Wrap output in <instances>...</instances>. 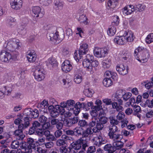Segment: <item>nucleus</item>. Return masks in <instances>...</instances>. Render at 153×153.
Segmentation results:
<instances>
[{"mask_svg":"<svg viewBox=\"0 0 153 153\" xmlns=\"http://www.w3.org/2000/svg\"><path fill=\"white\" fill-rule=\"evenodd\" d=\"M47 36L50 41H54L56 40L60 42L64 38V30L61 27L57 28L55 27H53L48 30Z\"/></svg>","mask_w":153,"mask_h":153,"instance_id":"1","label":"nucleus"},{"mask_svg":"<svg viewBox=\"0 0 153 153\" xmlns=\"http://www.w3.org/2000/svg\"><path fill=\"white\" fill-rule=\"evenodd\" d=\"M88 45L86 43L82 44L80 46L79 50V55L76 53V51L74 52V57L76 62L82 58L83 55L86 54L88 51Z\"/></svg>","mask_w":153,"mask_h":153,"instance_id":"2","label":"nucleus"},{"mask_svg":"<svg viewBox=\"0 0 153 153\" xmlns=\"http://www.w3.org/2000/svg\"><path fill=\"white\" fill-rule=\"evenodd\" d=\"M19 40L16 39H11L7 44L4 45V46L6 45V48L8 51H13L16 49H17L19 46Z\"/></svg>","mask_w":153,"mask_h":153,"instance_id":"3","label":"nucleus"},{"mask_svg":"<svg viewBox=\"0 0 153 153\" xmlns=\"http://www.w3.org/2000/svg\"><path fill=\"white\" fill-rule=\"evenodd\" d=\"M33 75L36 80L40 81L45 78L44 71L43 69L41 68H38L34 71Z\"/></svg>","mask_w":153,"mask_h":153,"instance_id":"4","label":"nucleus"},{"mask_svg":"<svg viewBox=\"0 0 153 153\" xmlns=\"http://www.w3.org/2000/svg\"><path fill=\"white\" fill-rule=\"evenodd\" d=\"M150 56L149 52L147 49H144L141 54L138 56H135V58L140 62L143 63L146 62Z\"/></svg>","mask_w":153,"mask_h":153,"instance_id":"5","label":"nucleus"},{"mask_svg":"<svg viewBox=\"0 0 153 153\" xmlns=\"http://www.w3.org/2000/svg\"><path fill=\"white\" fill-rule=\"evenodd\" d=\"M94 53L96 56L101 58L105 57V54L108 53V52L106 48L103 49L96 47L94 50Z\"/></svg>","mask_w":153,"mask_h":153,"instance_id":"6","label":"nucleus"},{"mask_svg":"<svg viewBox=\"0 0 153 153\" xmlns=\"http://www.w3.org/2000/svg\"><path fill=\"white\" fill-rule=\"evenodd\" d=\"M10 53L5 50H2L0 53V59L3 62H8L11 59Z\"/></svg>","mask_w":153,"mask_h":153,"instance_id":"7","label":"nucleus"},{"mask_svg":"<svg viewBox=\"0 0 153 153\" xmlns=\"http://www.w3.org/2000/svg\"><path fill=\"white\" fill-rule=\"evenodd\" d=\"M42 9L39 7H34L32 9V16L34 17L42 18L44 12L42 11Z\"/></svg>","mask_w":153,"mask_h":153,"instance_id":"8","label":"nucleus"},{"mask_svg":"<svg viewBox=\"0 0 153 153\" xmlns=\"http://www.w3.org/2000/svg\"><path fill=\"white\" fill-rule=\"evenodd\" d=\"M10 4L13 9L18 10L22 7V0H10Z\"/></svg>","mask_w":153,"mask_h":153,"instance_id":"9","label":"nucleus"},{"mask_svg":"<svg viewBox=\"0 0 153 153\" xmlns=\"http://www.w3.org/2000/svg\"><path fill=\"white\" fill-rule=\"evenodd\" d=\"M83 141H84L83 138H80L77 141L73 142L71 144L72 148L76 150H79L82 147Z\"/></svg>","mask_w":153,"mask_h":153,"instance_id":"10","label":"nucleus"},{"mask_svg":"<svg viewBox=\"0 0 153 153\" xmlns=\"http://www.w3.org/2000/svg\"><path fill=\"white\" fill-rule=\"evenodd\" d=\"M72 69V66L68 60H65L62 64V70L65 73L69 72Z\"/></svg>","mask_w":153,"mask_h":153,"instance_id":"11","label":"nucleus"},{"mask_svg":"<svg viewBox=\"0 0 153 153\" xmlns=\"http://www.w3.org/2000/svg\"><path fill=\"white\" fill-rule=\"evenodd\" d=\"M18 129L16 130L13 132V134L17 137L16 138L19 140H22L25 137V135L22 134V131L25 129L20 127V125L18 126Z\"/></svg>","mask_w":153,"mask_h":153,"instance_id":"12","label":"nucleus"},{"mask_svg":"<svg viewBox=\"0 0 153 153\" xmlns=\"http://www.w3.org/2000/svg\"><path fill=\"white\" fill-rule=\"evenodd\" d=\"M123 64H120L117 66L116 70L120 74L123 75H124L128 73V68L127 67L126 68Z\"/></svg>","mask_w":153,"mask_h":153,"instance_id":"13","label":"nucleus"},{"mask_svg":"<svg viewBox=\"0 0 153 153\" xmlns=\"http://www.w3.org/2000/svg\"><path fill=\"white\" fill-rule=\"evenodd\" d=\"M110 131L108 134V135L111 139H112L114 137V135L117 134V133L119 132V130H118L116 126L113 125L109 127Z\"/></svg>","mask_w":153,"mask_h":153,"instance_id":"14","label":"nucleus"},{"mask_svg":"<svg viewBox=\"0 0 153 153\" xmlns=\"http://www.w3.org/2000/svg\"><path fill=\"white\" fill-rule=\"evenodd\" d=\"M36 55L34 51H29L27 52V57L30 62H33L36 58Z\"/></svg>","mask_w":153,"mask_h":153,"instance_id":"15","label":"nucleus"},{"mask_svg":"<svg viewBox=\"0 0 153 153\" xmlns=\"http://www.w3.org/2000/svg\"><path fill=\"white\" fill-rule=\"evenodd\" d=\"M134 7L131 5H129L124 7L123 9V12L126 15L131 14L133 12H134Z\"/></svg>","mask_w":153,"mask_h":153,"instance_id":"16","label":"nucleus"},{"mask_svg":"<svg viewBox=\"0 0 153 153\" xmlns=\"http://www.w3.org/2000/svg\"><path fill=\"white\" fill-rule=\"evenodd\" d=\"M114 41L117 44L121 45H124L126 42L124 35L116 36L114 39Z\"/></svg>","mask_w":153,"mask_h":153,"instance_id":"17","label":"nucleus"},{"mask_svg":"<svg viewBox=\"0 0 153 153\" xmlns=\"http://www.w3.org/2000/svg\"><path fill=\"white\" fill-rule=\"evenodd\" d=\"M74 135L76 136H82L81 138H84V129L81 127H77L74 129Z\"/></svg>","mask_w":153,"mask_h":153,"instance_id":"18","label":"nucleus"},{"mask_svg":"<svg viewBox=\"0 0 153 153\" xmlns=\"http://www.w3.org/2000/svg\"><path fill=\"white\" fill-rule=\"evenodd\" d=\"M79 71L78 69L75 70L74 72V80L76 83L79 84L82 81V77L81 75L79 74Z\"/></svg>","mask_w":153,"mask_h":153,"instance_id":"19","label":"nucleus"},{"mask_svg":"<svg viewBox=\"0 0 153 153\" xmlns=\"http://www.w3.org/2000/svg\"><path fill=\"white\" fill-rule=\"evenodd\" d=\"M123 90L120 89L117 90L116 93L114 94L111 97L112 100L113 101H117L118 99L120 98L123 95Z\"/></svg>","mask_w":153,"mask_h":153,"instance_id":"20","label":"nucleus"},{"mask_svg":"<svg viewBox=\"0 0 153 153\" xmlns=\"http://www.w3.org/2000/svg\"><path fill=\"white\" fill-rule=\"evenodd\" d=\"M23 120H24V123H21L20 124V127L23 128L24 129L27 128L30 125V118L27 116H26L24 117Z\"/></svg>","mask_w":153,"mask_h":153,"instance_id":"21","label":"nucleus"},{"mask_svg":"<svg viewBox=\"0 0 153 153\" xmlns=\"http://www.w3.org/2000/svg\"><path fill=\"white\" fill-rule=\"evenodd\" d=\"M27 143L28 144V147H30L29 150L31 151L32 149H34L36 146V141H34L33 139L31 138H29L27 140Z\"/></svg>","mask_w":153,"mask_h":153,"instance_id":"22","label":"nucleus"},{"mask_svg":"<svg viewBox=\"0 0 153 153\" xmlns=\"http://www.w3.org/2000/svg\"><path fill=\"white\" fill-rule=\"evenodd\" d=\"M105 151H107L108 153H113L116 151V148L114 146V145L111 144H107L104 147Z\"/></svg>","mask_w":153,"mask_h":153,"instance_id":"23","label":"nucleus"},{"mask_svg":"<svg viewBox=\"0 0 153 153\" xmlns=\"http://www.w3.org/2000/svg\"><path fill=\"white\" fill-rule=\"evenodd\" d=\"M47 65L49 67H55L57 65V62L56 60L54 58H49L48 61Z\"/></svg>","mask_w":153,"mask_h":153,"instance_id":"24","label":"nucleus"},{"mask_svg":"<svg viewBox=\"0 0 153 153\" xmlns=\"http://www.w3.org/2000/svg\"><path fill=\"white\" fill-rule=\"evenodd\" d=\"M82 64L84 68H86V70L88 71H91L92 67L91 62H90L85 59H84L82 62Z\"/></svg>","mask_w":153,"mask_h":153,"instance_id":"25","label":"nucleus"},{"mask_svg":"<svg viewBox=\"0 0 153 153\" xmlns=\"http://www.w3.org/2000/svg\"><path fill=\"white\" fill-rule=\"evenodd\" d=\"M85 16V14H82L81 15H79V17H76L78 21L81 24L82 23L86 25L87 24V18Z\"/></svg>","mask_w":153,"mask_h":153,"instance_id":"26","label":"nucleus"},{"mask_svg":"<svg viewBox=\"0 0 153 153\" xmlns=\"http://www.w3.org/2000/svg\"><path fill=\"white\" fill-rule=\"evenodd\" d=\"M93 114H94V115L92 119V121L90 122L88 124V126L90 128L93 127L95 126L96 122L97 116V114L96 112H93Z\"/></svg>","mask_w":153,"mask_h":153,"instance_id":"27","label":"nucleus"},{"mask_svg":"<svg viewBox=\"0 0 153 153\" xmlns=\"http://www.w3.org/2000/svg\"><path fill=\"white\" fill-rule=\"evenodd\" d=\"M134 9L135 12H141L144 10L145 6L141 4H138L134 6Z\"/></svg>","mask_w":153,"mask_h":153,"instance_id":"28","label":"nucleus"},{"mask_svg":"<svg viewBox=\"0 0 153 153\" xmlns=\"http://www.w3.org/2000/svg\"><path fill=\"white\" fill-rule=\"evenodd\" d=\"M15 21L14 18L11 16H9L7 18L6 23L8 26L12 27L15 25Z\"/></svg>","mask_w":153,"mask_h":153,"instance_id":"29","label":"nucleus"},{"mask_svg":"<svg viewBox=\"0 0 153 153\" xmlns=\"http://www.w3.org/2000/svg\"><path fill=\"white\" fill-rule=\"evenodd\" d=\"M54 7L56 10H61L63 7V4L58 0H55L54 1Z\"/></svg>","mask_w":153,"mask_h":153,"instance_id":"30","label":"nucleus"},{"mask_svg":"<svg viewBox=\"0 0 153 153\" xmlns=\"http://www.w3.org/2000/svg\"><path fill=\"white\" fill-rule=\"evenodd\" d=\"M114 146L116 148V150L120 149L123 146V143L120 140H116L113 143Z\"/></svg>","mask_w":153,"mask_h":153,"instance_id":"31","label":"nucleus"},{"mask_svg":"<svg viewBox=\"0 0 153 153\" xmlns=\"http://www.w3.org/2000/svg\"><path fill=\"white\" fill-rule=\"evenodd\" d=\"M103 84L105 87H108L112 85V80L110 78L106 77L103 79Z\"/></svg>","mask_w":153,"mask_h":153,"instance_id":"32","label":"nucleus"},{"mask_svg":"<svg viewBox=\"0 0 153 153\" xmlns=\"http://www.w3.org/2000/svg\"><path fill=\"white\" fill-rule=\"evenodd\" d=\"M111 105L112 108L114 109H116V110L119 112H121L123 110V108L121 106H119L117 102H112Z\"/></svg>","mask_w":153,"mask_h":153,"instance_id":"33","label":"nucleus"},{"mask_svg":"<svg viewBox=\"0 0 153 153\" xmlns=\"http://www.w3.org/2000/svg\"><path fill=\"white\" fill-rule=\"evenodd\" d=\"M116 27L114 26H111V27L108 28L107 30L108 35L110 36L114 35L116 32Z\"/></svg>","mask_w":153,"mask_h":153,"instance_id":"34","label":"nucleus"},{"mask_svg":"<svg viewBox=\"0 0 153 153\" xmlns=\"http://www.w3.org/2000/svg\"><path fill=\"white\" fill-rule=\"evenodd\" d=\"M117 4V0H109L108 2V6L111 8H115Z\"/></svg>","mask_w":153,"mask_h":153,"instance_id":"35","label":"nucleus"},{"mask_svg":"<svg viewBox=\"0 0 153 153\" xmlns=\"http://www.w3.org/2000/svg\"><path fill=\"white\" fill-rule=\"evenodd\" d=\"M67 141L65 140L60 139L56 142V145L58 146H67Z\"/></svg>","mask_w":153,"mask_h":153,"instance_id":"36","label":"nucleus"},{"mask_svg":"<svg viewBox=\"0 0 153 153\" xmlns=\"http://www.w3.org/2000/svg\"><path fill=\"white\" fill-rule=\"evenodd\" d=\"M92 131V128L90 127L88 128L85 130H84V137H86L88 135L93 134Z\"/></svg>","mask_w":153,"mask_h":153,"instance_id":"37","label":"nucleus"},{"mask_svg":"<svg viewBox=\"0 0 153 153\" xmlns=\"http://www.w3.org/2000/svg\"><path fill=\"white\" fill-rule=\"evenodd\" d=\"M113 22L112 23L113 25L117 26L119 23L120 19L119 17L117 15L114 16L112 18Z\"/></svg>","mask_w":153,"mask_h":153,"instance_id":"38","label":"nucleus"},{"mask_svg":"<svg viewBox=\"0 0 153 153\" xmlns=\"http://www.w3.org/2000/svg\"><path fill=\"white\" fill-rule=\"evenodd\" d=\"M11 53H10L11 56V59L13 60H16L18 59V56L19 55V53L18 52L16 51H11Z\"/></svg>","mask_w":153,"mask_h":153,"instance_id":"39","label":"nucleus"},{"mask_svg":"<svg viewBox=\"0 0 153 153\" xmlns=\"http://www.w3.org/2000/svg\"><path fill=\"white\" fill-rule=\"evenodd\" d=\"M75 107L77 108H79L80 109V108H82L85 110L86 104L85 103H81L79 102H78L75 105Z\"/></svg>","mask_w":153,"mask_h":153,"instance_id":"40","label":"nucleus"},{"mask_svg":"<svg viewBox=\"0 0 153 153\" xmlns=\"http://www.w3.org/2000/svg\"><path fill=\"white\" fill-rule=\"evenodd\" d=\"M45 137H40L37 141H36V144L37 146L42 145L43 143H44L45 140Z\"/></svg>","mask_w":153,"mask_h":153,"instance_id":"41","label":"nucleus"},{"mask_svg":"<svg viewBox=\"0 0 153 153\" xmlns=\"http://www.w3.org/2000/svg\"><path fill=\"white\" fill-rule=\"evenodd\" d=\"M146 41L148 44L153 42V33H151L149 34L146 38Z\"/></svg>","mask_w":153,"mask_h":153,"instance_id":"42","label":"nucleus"},{"mask_svg":"<svg viewBox=\"0 0 153 153\" xmlns=\"http://www.w3.org/2000/svg\"><path fill=\"white\" fill-rule=\"evenodd\" d=\"M79 127H86L88 125V123L87 121L84 120H79L78 123Z\"/></svg>","mask_w":153,"mask_h":153,"instance_id":"43","label":"nucleus"},{"mask_svg":"<svg viewBox=\"0 0 153 153\" xmlns=\"http://www.w3.org/2000/svg\"><path fill=\"white\" fill-rule=\"evenodd\" d=\"M110 123L112 125H117L118 124L119 121L117 120H116L115 117L111 116L109 117Z\"/></svg>","mask_w":153,"mask_h":153,"instance_id":"44","label":"nucleus"},{"mask_svg":"<svg viewBox=\"0 0 153 153\" xmlns=\"http://www.w3.org/2000/svg\"><path fill=\"white\" fill-rule=\"evenodd\" d=\"M85 7H82L77 10L76 16L79 17V15L85 14Z\"/></svg>","mask_w":153,"mask_h":153,"instance_id":"45","label":"nucleus"},{"mask_svg":"<svg viewBox=\"0 0 153 153\" xmlns=\"http://www.w3.org/2000/svg\"><path fill=\"white\" fill-rule=\"evenodd\" d=\"M63 123L65 126L67 127L71 126L73 125L71 119H65Z\"/></svg>","mask_w":153,"mask_h":153,"instance_id":"46","label":"nucleus"},{"mask_svg":"<svg viewBox=\"0 0 153 153\" xmlns=\"http://www.w3.org/2000/svg\"><path fill=\"white\" fill-rule=\"evenodd\" d=\"M67 107L69 108V107H72V108H75V102L73 100H69L66 101Z\"/></svg>","mask_w":153,"mask_h":153,"instance_id":"47","label":"nucleus"},{"mask_svg":"<svg viewBox=\"0 0 153 153\" xmlns=\"http://www.w3.org/2000/svg\"><path fill=\"white\" fill-rule=\"evenodd\" d=\"M107 140L104 138H103L102 136H100L96 138V140L94 142L102 143H105Z\"/></svg>","mask_w":153,"mask_h":153,"instance_id":"48","label":"nucleus"},{"mask_svg":"<svg viewBox=\"0 0 153 153\" xmlns=\"http://www.w3.org/2000/svg\"><path fill=\"white\" fill-rule=\"evenodd\" d=\"M83 93L86 96L89 97H92L93 94V92L89 88L85 89L83 91Z\"/></svg>","mask_w":153,"mask_h":153,"instance_id":"49","label":"nucleus"},{"mask_svg":"<svg viewBox=\"0 0 153 153\" xmlns=\"http://www.w3.org/2000/svg\"><path fill=\"white\" fill-rule=\"evenodd\" d=\"M44 129L42 128L37 129L35 134L40 137H42L44 135Z\"/></svg>","mask_w":153,"mask_h":153,"instance_id":"50","label":"nucleus"},{"mask_svg":"<svg viewBox=\"0 0 153 153\" xmlns=\"http://www.w3.org/2000/svg\"><path fill=\"white\" fill-rule=\"evenodd\" d=\"M52 1V0H39V3L42 5L48 6Z\"/></svg>","mask_w":153,"mask_h":153,"instance_id":"51","label":"nucleus"},{"mask_svg":"<svg viewBox=\"0 0 153 153\" xmlns=\"http://www.w3.org/2000/svg\"><path fill=\"white\" fill-rule=\"evenodd\" d=\"M31 114L32 116V117L34 118H36L38 117L39 112L38 110L36 109H35L34 111H32Z\"/></svg>","mask_w":153,"mask_h":153,"instance_id":"52","label":"nucleus"},{"mask_svg":"<svg viewBox=\"0 0 153 153\" xmlns=\"http://www.w3.org/2000/svg\"><path fill=\"white\" fill-rule=\"evenodd\" d=\"M19 142L17 140L13 141L11 145V147L14 149H17L19 147Z\"/></svg>","mask_w":153,"mask_h":153,"instance_id":"53","label":"nucleus"},{"mask_svg":"<svg viewBox=\"0 0 153 153\" xmlns=\"http://www.w3.org/2000/svg\"><path fill=\"white\" fill-rule=\"evenodd\" d=\"M131 93L129 92H127L123 94V97L124 100L127 101L131 97Z\"/></svg>","mask_w":153,"mask_h":153,"instance_id":"54","label":"nucleus"},{"mask_svg":"<svg viewBox=\"0 0 153 153\" xmlns=\"http://www.w3.org/2000/svg\"><path fill=\"white\" fill-rule=\"evenodd\" d=\"M33 110L30 108H27L25 109L23 112V114L26 116H29L32 113Z\"/></svg>","mask_w":153,"mask_h":153,"instance_id":"55","label":"nucleus"},{"mask_svg":"<svg viewBox=\"0 0 153 153\" xmlns=\"http://www.w3.org/2000/svg\"><path fill=\"white\" fill-rule=\"evenodd\" d=\"M42 124L39 123L37 121H34L32 124V126L34 128H35L36 130L37 129H39V127L41 126Z\"/></svg>","mask_w":153,"mask_h":153,"instance_id":"56","label":"nucleus"},{"mask_svg":"<svg viewBox=\"0 0 153 153\" xmlns=\"http://www.w3.org/2000/svg\"><path fill=\"white\" fill-rule=\"evenodd\" d=\"M125 117V114L123 112L120 113V112L116 116L117 120H122Z\"/></svg>","mask_w":153,"mask_h":153,"instance_id":"57","label":"nucleus"},{"mask_svg":"<svg viewBox=\"0 0 153 153\" xmlns=\"http://www.w3.org/2000/svg\"><path fill=\"white\" fill-rule=\"evenodd\" d=\"M121 135V134L119 133H117V134L116 135H114V137L112 138V139H113L114 141H116L117 140H120V141L123 138V137H120V136Z\"/></svg>","mask_w":153,"mask_h":153,"instance_id":"58","label":"nucleus"},{"mask_svg":"<svg viewBox=\"0 0 153 153\" xmlns=\"http://www.w3.org/2000/svg\"><path fill=\"white\" fill-rule=\"evenodd\" d=\"M55 110H56L59 112L61 114V113H63L64 112V109H63L62 108H61L60 105H55Z\"/></svg>","mask_w":153,"mask_h":153,"instance_id":"59","label":"nucleus"},{"mask_svg":"<svg viewBox=\"0 0 153 153\" xmlns=\"http://www.w3.org/2000/svg\"><path fill=\"white\" fill-rule=\"evenodd\" d=\"M40 107L42 108H46L48 107V106L49 105L48 101H46L45 100H44L41 103Z\"/></svg>","mask_w":153,"mask_h":153,"instance_id":"60","label":"nucleus"},{"mask_svg":"<svg viewBox=\"0 0 153 153\" xmlns=\"http://www.w3.org/2000/svg\"><path fill=\"white\" fill-rule=\"evenodd\" d=\"M146 105H147V106L150 108H152L153 107V99L150 101L149 100H146L145 102Z\"/></svg>","mask_w":153,"mask_h":153,"instance_id":"61","label":"nucleus"},{"mask_svg":"<svg viewBox=\"0 0 153 153\" xmlns=\"http://www.w3.org/2000/svg\"><path fill=\"white\" fill-rule=\"evenodd\" d=\"M96 151V148L94 146L89 147L87 152V153H93Z\"/></svg>","mask_w":153,"mask_h":153,"instance_id":"62","label":"nucleus"},{"mask_svg":"<svg viewBox=\"0 0 153 153\" xmlns=\"http://www.w3.org/2000/svg\"><path fill=\"white\" fill-rule=\"evenodd\" d=\"M42 128L44 129H47L49 128L50 126V124L49 122H44V123L42 125Z\"/></svg>","mask_w":153,"mask_h":153,"instance_id":"63","label":"nucleus"},{"mask_svg":"<svg viewBox=\"0 0 153 153\" xmlns=\"http://www.w3.org/2000/svg\"><path fill=\"white\" fill-rule=\"evenodd\" d=\"M67 146H62L59 149V151L60 153H67L68 151V149L66 148Z\"/></svg>","mask_w":153,"mask_h":153,"instance_id":"64","label":"nucleus"}]
</instances>
